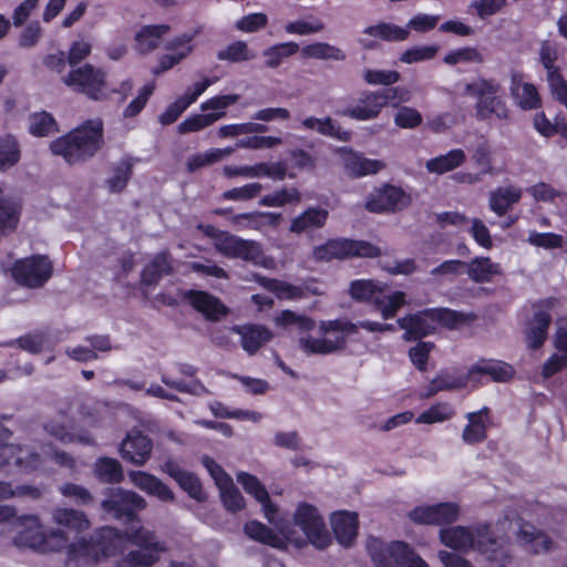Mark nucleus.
<instances>
[{
	"label": "nucleus",
	"mask_w": 567,
	"mask_h": 567,
	"mask_svg": "<svg viewBox=\"0 0 567 567\" xmlns=\"http://www.w3.org/2000/svg\"><path fill=\"white\" fill-rule=\"evenodd\" d=\"M301 55L305 59L343 61L347 55L338 47L327 42H316L308 44L301 49Z\"/></svg>",
	"instance_id": "de8ad7c7"
},
{
	"label": "nucleus",
	"mask_w": 567,
	"mask_h": 567,
	"mask_svg": "<svg viewBox=\"0 0 567 567\" xmlns=\"http://www.w3.org/2000/svg\"><path fill=\"white\" fill-rule=\"evenodd\" d=\"M145 498L133 491L123 488H111L110 495L102 502V508L105 513L115 518H127L134 520L135 513L146 508Z\"/></svg>",
	"instance_id": "ddd939ff"
},
{
	"label": "nucleus",
	"mask_w": 567,
	"mask_h": 567,
	"mask_svg": "<svg viewBox=\"0 0 567 567\" xmlns=\"http://www.w3.org/2000/svg\"><path fill=\"white\" fill-rule=\"evenodd\" d=\"M10 432L2 427V442ZM14 466L21 472H31L41 465V456L31 447L2 443V466Z\"/></svg>",
	"instance_id": "dca6fc26"
},
{
	"label": "nucleus",
	"mask_w": 567,
	"mask_h": 567,
	"mask_svg": "<svg viewBox=\"0 0 567 567\" xmlns=\"http://www.w3.org/2000/svg\"><path fill=\"white\" fill-rule=\"evenodd\" d=\"M363 33L388 42H402L410 37V31L406 27H400L389 22H379L374 25H370L364 29Z\"/></svg>",
	"instance_id": "a18cd8bd"
},
{
	"label": "nucleus",
	"mask_w": 567,
	"mask_h": 567,
	"mask_svg": "<svg viewBox=\"0 0 567 567\" xmlns=\"http://www.w3.org/2000/svg\"><path fill=\"white\" fill-rule=\"evenodd\" d=\"M198 228L213 239L215 250L226 258L240 259L265 268L270 267L274 262L264 254L261 245L256 240L244 239L212 225H199Z\"/></svg>",
	"instance_id": "39448f33"
},
{
	"label": "nucleus",
	"mask_w": 567,
	"mask_h": 567,
	"mask_svg": "<svg viewBox=\"0 0 567 567\" xmlns=\"http://www.w3.org/2000/svg\"><path fill=\"white\" fill-rule=\"evenodd\" d=\"M234 148H212L205 153L190 156L187 161V169L193 173L202 167L208 166L233 154Z\"/></svg>",
	"instance_id": "6e6d98bb"
},
{
	"label": "nucleus",
	"mask_w": 567,
	"mask_h": 567,
	"mask_svg": "<svg viewBox=\"0 0 567 567\" xmlns=\"http://www.w3.org/2000/svg\"><path fill=\"white\" fill-rule=\"evenodd\" d=\"M275 322L281 327H296L300 332H309L315 329L316 322L313 319L298 315L291 310H282L276 318Z\"/></svg>",
	"instance_id": "13d9d810"
},
{
	"label": "nucleus",
	"mask_w": 567,
	"mask_h": 567,
	"mask_svg": "<svg viewBox=\"0 0 567 567\" xmlns=\"http://www.w3.org/2000/svg\"><path fill=\"white\" fill-rule=\"evenodd\" d=\"M509 91L515 103L523 110H535L540 106L542 100L537 87L524 80V74L511 72Z\"/></svg>",
	"instance_id": "5701e85b"
},
{
	"label": "nucleus",
	"mask_w": 567,
	"mask_h": 567,
	"mask_svg": "<svg viewBox=\"0 0 567 567\" xmlns=\"http://www.w3.org/2000/svg\"><path fill=\"white\" fill-rule=\"evenodd\" d=\"M383 285L371 279H358L351 281L349 286V295L357 301H372L375 303Z\"/></svg>",
	"instance_id": "864d4df0"
},
{
	"label": "nucleus",
	"mask_w": 567,
	"mask_h": 567,
	"mask_svg": "<svg viewBox=\"0 0 567 567\" xmlns=\"http://www.w3.org/2000/svg\"><path fill=\"white\" fill-rule=\"evenodd\" d=\"M405 303L406 296L403 291H389L386 286L383 285L378 297H375L374 307L380 311L383 319H391Z\"/></svg>",
	"instance_id": "58836bf2"
},
{
	"label": "nucleus",
	"mask_w": 567,
	"mask_h": 567,
	"mask_svg": "<svg viewBox=\"0 0 567 567\" xmlns=\"http://www.w3.org/2000/svg\"><path fill=\"white\" fill-rule=\"evenodd\" d=\"M52 522L56 528L66 529L65 533L81 534L86 532L91 524L83 512L73 508L58 507L52 511Z\"/></svg>",
	"instance_id": "cd10ccee"
},
{
	"label": "nucleus",
	"mask_w": 567,
	"mask_h": 567,
	"mask_svg": "<svg viewBox=\"0 0 567 567\" xmlns=\"http://www.w3.org/2000/svg\"><path fill=\"white\" fill-rule=\"evenodd\" d=\"M53 116L47 112L34 113L30 116V133L34 136H47L56 131Z\"/></svg>",
	"instance_id": "69168bd1"
},
{
	"label": "nucleus",
	"mask_w": 567,
	"mask_h": 567,
	"mask_svg": "<svg viewBox=\"0 0 567 567\" xmlns=\"http://www.w3.org/2000/svg\"><path fill=\"white\" fill-rule=\"evenodd\" d=\"M183 300L209 320H218L227 315V308L215 296L202 290H185L181 292Z\"/></svg>",
	"instance_id": "412c9836"
},
{
	"label": "nucleus",
	"mask_w": 567,
	"mask_h": 567,
	"mask_svg": "<svg viewBox=\"0 0 567 567\" xmlns=\"http://www.w3.org/2000/svg\"><path fill=\"white\" fill-rule=\"evenodd\" d=\"M359 327L370 332H381V323L368 320L353 323L346 318H340L336 320L321 321L319 324V329L322 334L340 332L343 333L346 338L347 336L355 334Z\"/></svg>",
	"instance_id": "f704fd0d"
},
{
	"label": "nucleus",
	"mask_w": 567,
	"mask_h": 567,
	"mask_svg": "<svg viewBox=\"0 0 567 567\" xmlns=\"http://www.w3.org/2000/svg\"><path fill=\"white\" fill-rule=\"evenodd\" d=\"M133 171V162L131 158L122 159L114 168L113 176L105 181V184L111 193L122 192L131 176Z\"/></svg>",
	"instance_id": "4d7b16f0"
},
{
	"label": "nucleus",
	"mask_w": 567,
	"mask_h": 567,
	"mask_svg": "<svg viewBox=\"0 0 567 567\" xmlns=\"http://www.w3.org/2000/svg\"><path fill=\"white\" fill-rule=\"evenodd\" d=\"M56 342L58 340L52 337L50 330H38L20 337L19 339L9 341L6 346L13 347L17 344L22 350L35 354L40 353L44 349L53 348Z\"/></svg>",
	"instance_id": "72a5a7b5"
},
{
	"label": "nucleus",
	"mask_w": 567,
	"mask_h": 567,
	"mask_svg": "<svg viewBox=\"0 0 567 567\" xmlns=\"http://www.w3.org/2000/svg\"><path fill=\"white\" fill-rule=\"evenodd\" d=\"M22 212V202L18 196L2 198V235L16 230Z\"/></svg>",
	"instance_id": "09e8293b"
},
{
	"label": "nucleus",
	"mask_w": 567,
	"mask_h": 567,
	"mask_svg": "<svg viewBox=\"0 0 567 567\" xmlns=\"http://www.w3.org/2000/svg\"><path fill=\"white\" fill-rule=\"evenodd\" d=\"M169 25H145L135 34V49L138 53L146 54L155 50L163 35L167 34Z\"/></svg>",
	"instance_id": "4c0bfd02"
},
{
	"label": "nucleus",
	"mask_w": 567,
	"mask_h": 567,
	"mask_svg": "<svg viewBox=\"0 0 567 567\" xmlns=\"http://www.w3.org/2000/svg\"><path fill=\"white\" fill-rule=\"evenodd\" d=\"M244 530L249 538L264 544L274 547H278L281 544L280 538L270 528L259 522L252 520L247 523Z\"/></svg>",
	"instance_id": "680f3d73"
},
{
	"label": "nucleus",
	"mask_w": 567,
	"mask_h": 567,
	"mask_svg": "<svg viewBox=\"0 0 567 567\" xmlns=\"http://www.w3.org/2000/svg\"><path fill=\"white\" fill-rule=\"evenodd\" d=\"M329 217V212L321 207H310L291 220L289 230L301 235L322 228Z\"/></svg>",
	"instance_id": "c756f323"
},
{
	"label": "nucleus",
	"mask_w": 567,
	"mask_h": 567,
	"mask_svg": "<svg viewBox=\"0 0 567 567\" xmlns=\"http://www.w3.org/2000/svg\"><path fill=\"white\" fill-rule=\"evenodd\" d=\"M237 333L241 337V346L249 354L256 353L266 342L271 340L272 332L264 326L248 324L238 327Z\"/></svg>",
	"instance_id": "e433bc0d"
},
{
	"label": "nucleus",
	"mask_w": 567,
	"mask_h": 567,
	"mask_svg": "<svg viewBox=\"0 0 567 567\" xmlns=\"http://www.w3.org/2000/svg\"><path fill=\"white\" fill-rule=\"evenodd\" d=\"M220 113L196 114L179 123L177 130L181 134L197 132L213 125L220 120Z\"/></svg>",
	"instance_id": "0e129e2a"
},
{
	"label": "nucleus",
	"mask_w": 567,
	"mask_h": 567,
	"mask_svg": "<svg viewBox=\"0 0 567 567\" xmlns=\"http://www.w3.org/2000/svg\"><path fill=\"white\" fill-rule=\"evenodd\" d=\"M102 145L103 122L97 118L90 120L53 141L50 148L54 155L62 156L69 164H75L93 157Z\"/></svg>",
	"instance_id": "20e7f679"
},
{
	"label": "nucleus",
	"mask_w": 567,
	"mask_h": 567,
	"mask_svg": "<svg viewBox=\"0 0 567 567\" xmlns=\"http://www.w3.org/2000/svg\"><path fill=\"white\" fill-rule=\"evenodd\" d=\"M523 190L514 185L497 187L488 196V206L497 216H504L522 198Z\"/></svg>",
	"instance_id": "7c9ffc66"
},
{
	"label": "nucleus",
	"mask_w": 567,
	"mask_h": 567,
	"mask_svg": "<svg viewBox=\"0 0 567 567\" xmlns=\"http://www.w3.org/2000/svg\"><path fill=\"white\" fill-rule=\"evenodd\" d=\"M173 258L171 254L165 250L156 254L152 261L142 271V282L152 286L157 284L162 277L172 275Z\"/></svg>",
	"instance_id": "c9c22d12"
},
{
	"label": "nucleus",
	"mask_w": 567,
	"mask_h": 567,
	"mask_svg": "<svg viewBox=\"0 0 567 567\" xmlns=\"http://www.w3.org/2000/svg\"><path fill=\"white\" fill-rule=\"evenodd\" d=\"M128 476L137 488L157 497L161 502L173 503L175 501L173 491L156 476L142 471H132Z\"/></svg>",
	"instance_id": "b1692460"
},
{
	"label": "nucleus",
	"mask_w": 567,
	"mask_h": 567,
	"mask_svg": "<svg viewBox=\"0 0 567 567\" xmlns=\"http://www.w3.org/2000/svg\"><path fill=\"white\" fill-rule=\"evenodd\" d=\"M381 249L364 240L337 238L328 240L313 249V258L317 261H330L350 257L375 258L381 255Z\"/></svg>",
	"instance_id": "9d476101"
},
{
	"label": "nucleus",
	"mask_w": 567,
	"mask_h": 567,
	"mask_svg": "<svg viewBox=\"0 0 567 567\" xmlns=\"http://www.w3.org/2000/svg\"><path fill=\"white\" fill-rule=\"evenodd\" d=\"M465 159L464 151L456 148L427 161L425 167L430 173L444 174L460 167Z\"/></svg>",
	"instance_id": "c03bdc74"
},
{
	"label": "nucleus",
	"mask_w": 567,
	"mask_h": 567,
	"mask_svg": "<svg viewBox=\"0 0 567 567\" xmlns=\"http://www.w3.org/2000/svg\"><path fill=\"white\" fill-rule=\"evenodd\" d=\"M237 481L247 493L252 495L262 505L265 516L269 523L275 524L287 539H291V529L288 526L277 525L275 518L277 508L271 504L269 494L259 480L256 476L241 472L237 475Z\"/></svg>",
	"instance_id": "a211bd4d"
},
{
	"label": "nucleus",
	"mask_w": 567,
	"mask_h": 567,
	"mask_svg": "<svg viewBox=\"0 0 567 567\" xmlns=\"http://www.w3.org/2000/svg\"><path fill=\"white\" fill-rule=\"evenodd\" d=\"M331 526L339 544L350 547L358 536V515L349 512H338L331 516Z\"/></svg>",
	"instance_id": "bb28decb"
},
{
	"label": "nucleus",
	"mask_w": 567,
	"mask_h": 567,
	"mask_svg": "<svg viewBox=\"0 0 567 567\" xmlns=\"http://www.w3.org/2000/svg\"><path fill=\"white\" fill-rule=\"evenodd\" d=\"M255 280L269 291L275 292L279 298L300 299L303 297L302 289L277 279H270L260 275L255 276Z\"/></svg>",
	"instance_id": "603ef678"
},
{
	"label": "nucleus",
	"mask_w": 567,
	"mask_h": 567,
	"mask_svg": "<svg viewBox=\"0 0 567 567\" xmlns=\"http://www.w3.org/2000/svg\"><path fill=\"white\" fill-rule=\"evenodd\" d=\"M443 61L449 65H456L458 63L482 64L485 58L476 48L464 47L449 52Z\"/></svg>",
	"instance_id": "e2e57ef3"
},
{
	"label": "nucleus",
	"mask_w": 567,
	"mask_h": 567,
	"mask_svg": "<svg viewBox=\"0 0 567 567\" xmlns=\"http://www.w3.org/2000/svg\"><path fill=\"white\" fill-rule=\"evenodd\" d=\"M216 56L219 61L243 63L256 59L257 54L248 47L247 42L237 40L219 50Z\"/></svg>",
	"instance_id": "49530a36"
},
{
	"label": "nucleus",
	"mask_w": 567,
	"mask_h": 567,
	"mask_svg": "<svg viewBox=\"0 0 567 567\" xmlns=\"http://www.w3.org/2000/svg\"><path fill=\"white\" fill-rule=\"evenodd\" d=\"M440 539L450 548L463 553L473 550L489 561L505 563L511 559L506 540L496 536L488 524L443 528Z\"/></svg>",
	"instance_id": "f03ea898"
},
{
	"label": "nucleus",
	"mask_w": 567,
	"mask_h": 567,
	"mask_svg": "<svg viewBox=\"0 0 567 567\" xmlns=\"http://www.w3.org/2000/svg\"><path fill=\"white\" fill-rule=\"evenodd\" d=\"M468 421L463 430L462 439L466 444H475L483 442L487 435V424L489 423V409L483 408L477 412L466 414Z\"/></svg>",
	"instance_id": "2f4dec72"
},
{
	"label": "nucleus",
	"mask_w": 567,
	"mask_h": 567,
	"mask_svg": "<svg viewBox=\"0 0 567 567\" xmlns=\"http://www.w3.org/2000/svg\"><path fill=\"white\" fill-rule=\"evenodd\" d=\"M475 372L491 375L497 382H505L514 374L513 368L504 362H487L475 365L470 370V375Z\"/></svg>",
	"instance_id": "052dcab7"
},
{
	"label": "nucleus",
	"mask_w": 567,
	"mask_h": 567,
	"mask_svg": "<svg viewBox=\"0 0 567 567\" xmlns=\"http://www.w3.org/2000/svg\"><path fill=\"white\" fill-rule=\"evenodd\" d=\"M556 348L563 353L553 354L543 367V375L549 378L567 367V323L560 324L556 337Z\"/></svg>",
	"instance_id": "ea45409f"
},
{
	"label": "nucleus",
	"mask_w": 567,
	"mask_h": 567,
	"mask_svg": "<svg viewBox=\"0 0 567 567\" xmlns=\"http://www.w3.org/2000/svg\"><path fill=\"white\" fill-rule=\"evenodd\" d=\"M264 219H267L268 225H277L280 219V214L270 212H252L234 215L230 219L234 226L259 230L265 226Z\"/></svg>",
	"instance_id": "37998d69"
},
{
	"label": "nucleus",
	"mask_w": 567,
	"mask_h": 567,
	"mask_svg": "<svg viewBox=\"0 0 567 567\" xmlns=\"http://www.w3.org/2000/svg\"><path fill=\"white\" fill-rule=\"evenodd\" d=\"M410 197L399 187L386 185L372 194L365 203L372 213L401 210L409 205Z\"/></svg>",
	"instance_id": "6ab92c4d"
},
{
	"label": "nucleus",
	"mask_w": 567,
	"mask_h": 567,
	"mask_svg": "<svg viewBox=\"0 0 567 567\" xmlns=\"http://www.w3.org/2000/svg\"><path fill=\"white\" fill-rule=\"evenodd\" d=\"M43 429L45 433L63 444L79 442L86 445L93 444V440L87 434H75L72 432L73 422L64 413H59L54 417L48 420Z\"/></svg>",
	"instance_id": "4be33fe9"
},
{
	"label": "nucleus",
	"mask_w": 567,
	"mask_h": 567,
	"mask_svg": "<svg viewBox=\"0 0 567 567\" xmlns=\"http://www.w3.org/2000/svg\"><path fill=\"white\" fill-rule=\"evenodd\" d=\"M51 260L43 255H35L14 262L11 268L13 279L28 288L42 287L52 276Z\"/></svg>",
	"instance_id": "9b49d317"
},
{
	"label": "nucleus",
	"mask_w": 567,
	"mask_h": 567,
	"mask_svg": "<svg viewBox=\"0 0 567 567\" xmlns=\"http://www.w3.org/2000/svg\"><path fill=\"white\" fill-rule=\"evenodd\" d=\"M439 51L437 45H415L405 50L400 55V61L405 64L432 60Z\"/></svg>",
	"instance_id": "774afa93"
},
{
	"label": "nucleus",
	"mask_w": 567,
	"mask_h": 567,
	"mask_svg": "<svg viewBox=\"0 0 567 567\" xmlns=\"http://www.w3.org/2000/svg\"><path fill=\"white\" fill-rule=\"evenodd\" d=\"M465 272L473 281L483 284L492 281L494 276L502 272V269L488 257H476L471 262H466Z\"/></svg>",
	"instance_id": "79ce46f5"
},
{
	"label": "nucleus",
	"mask_w": 567,
	"mask_h": 567,
	"mask_svg": "<svg viewBox=\"0 0 567 567\" xmlns=\"http://www.w3.org/2000/svg\"><path fill=\"white\" fill-rule=\"evenodd\" d=\"M454 415V410L449 403H437L429 410L422 412L416 423L432 424L450 420Z\"/></svg>",
	"instance_id": "338daca9"
},
{
	"label": "nucleus",
	"mask_w": 567,
	"mask_h": 567,
	"mask_svg": "<svg viewBox=\"0 0 567 567\" xmlns=\"http://www.w3.org/2000/svg\"><path fill=\"white\" fill-rule=\"evenodd\" d=\"M94 473L103 483H118L123 480L121 463L112 457H100L94 463Z\"/></svg>",
	"instance_id": "8fccbe9b"
},
{
	"label": "nucleus",
	"mask_w": 567,
	"mask_h": 567,
	"mask_svg": "<svg viewBox=\"0 0 567 567\" xmlns=\"http://www.w3.org/2000/svg\"><path fill=\"white\" fill-rule=\"evenodd\" d=\"M550 316L545 311H537L527 330V342L530 348H539L546 337L550 324Z\"/></svg>",
	"instance_id": "3c124183"
},
{
	"label": "nucleus",
	"mask_w": 567,
	"mask_h": 567,
	"mask_svg": "<svg viewBox=\"0 0 567 567\" xmlns=\"http://www.w3.org/2000/svg\"><path fill=\"white\" fill-rule=\"evenodd\" d=\"M476 319L472 312H460L447 308H430L400 318L398 326L404 330L403 339L406 341L421 340L434 333L439 324L449 329H456L470 324Z\"/></svg>",
	"instance_id": "7ed1b4c3"
},
{
	"label": "nucleus",
	"mask_w": 567,
	"mask_h": 567,
	"mask_svg": "<svg viewBox=\"0 0 567 567\" xmlns=\"http://www.w3.org/2000/svg\"><path fill=\"white\" fill-rule=\"evenodd\" d=\"M384 107L378 91H364L353 105L337 113L357 121H370L377 118Z\"/></svg>",
	"instance_id": "aec40b11"
},
{
	"label": "nucleus",
	"mask_w": 567,
	"mask_h": 567,
	"mask_svg": "<svg viewBox=\"0 0 567 567\" xmlns=\"http://www.w3.org/2000/svg\"><path fill=\"white\" fill-rule=\"evenodd\" d=\"M301 200L300 192L295 188H281L272 194L264 196L259 205L266 207H282L287 204L299 203Z\"/></svg>",
	"instance_id": "bf43d9fd"
},
{
	"label": "nucleus",
	"mask_w": 567,
	"mask_h": 567,
	"mask_svg": "<svg viewBox=\"0 0 567 567\" xmlns=\"http://www.w3.org/2000/svg\"><path fill=\"white\" fill-rule=\"evenodd\" d=\"M368 551L377 567H429V565L403 542L384 544L371 537L367 543Z\"/></svg>",
	"instance_id": "0eeeda50"
},
{
	"label": "nucleus",
	"mask_w": 567,
	"mask_h": 567,
	"mask_svg": "<svg viewBox=\"0 0 567 567\" xmlns=\"http://www.w3.org/2000/svg\"><path fill=\"white\" fill-rule=\"evenodd\" d=\"M457 503H439L431 506H420L409 513L411 520L426 525H445L454 523L460 516Z\"/></svg>",
	"instance_id": "2eb2a0df"
},
{
	"label": "nucleus",
	"mask_w": 567,
	"mask_h": 567,
	"mask_svg": "<svg viewBox=\"0 0 567 567\" xmlns=\"http://www.w3.org/2000/svg\"><path fill=\"white\" fill-rule=\"evenodd\" d=\"M295 525L300 527L307 539L317 548L323 549L331 543L330 534L317 507L300 503L293 514Z\"/></svg>",
	"instance_id": "f8f14e48"
},
{
	"label": "nucleus",
	"mask_w": 567,
	"mask_h": 567,
	"mask_svg": "<svg viewBox=\"0 0 567 567\" xmlns=\"http://www.w3.org/2000/svg\"><path fill=\"white\" fill-rule=\"evenodd\" d=\"M501 91L502 85L497 80L478 76L465 85L464 94L477 99L475 112L478 120L506 121L509 117V109L499 95Z\"/></svg>",
	"instance_id": "423d86ee"
},
{
	"label": "nucleus",
	"mask_w": 567,
	"mask_h": 567,
	"mask_svg": "<svg viewBox=\"0 0 567 567\" xmlns=\"http://www.w3.org/2000/svg\"><path fill=\"white\" fill-rule=\"evenodd\" d=\"M198 32L199 31H195L192 34H183L168 42L166 49L174 51V53L163 55L159 60L158 66L153 70V73L158 75L172 69L185 59L193 51V45L190 43Z\"/></svg>",
	"instance_id": "393cba45"
},
{
	"label": "nucleus",
	"mask_w": 567,
	"mask_h": 567,
	"mask_svg": "<svg viewBox=\"0 0 567 567\" xmlns=\"http://www.w3.org/2000/svg\"><path fill=\"white\" fill-rule=\"evenodd\" d=\"M152 440L138 430L130 431L120 444L121 457L136 466H143L151 457Z\"/></svg>",
	"instance_id": "f3484780"
},
{
	"label": "nucleus",
	"mask_w": 567,
	"mask_h": 567,
	"mask_svg": "<svg viewBox=\"0 0 567 567\" xmlns=\"http://www.w3.org/2000/svg\"><path fill=\"white\" fill-rule=\"evenodd\" d=\"M105 76L102 69L85 63L63 74L61 80L74 92L85 94L95 101H103L109 97Z\"/></svg>",
	"instance_id": "1a4fd4ad"
},
{
	"label": "nucleus",
	"mask_w": 567,
	"mask_h": 567,
	"mask_svg": "<svg viewBox=\"0 0 567 567\" xmlns=\"http://www.w3.org/2000/svg\"><path fill=\"white\" fill-rule=\"evenodd\" d=\"M13 511L2 506V533L14 532L16 545L25 546L39 554H65V564L75 567L87 566L97 563L102 557L116 554L122 542L115 528L104 527L100 532V538L110 544L99 546L92 539L78 537L70 539L68 533L61 528H47L34 516H22L10 522Z\"/></svg>",
	"instance_id": "f257e3e1"
},
{
	"label": "nucleus",
	"mask_w": 567,
	"mask_h": 567,
	"mask_svg": "<svg viewBox=\"0 0 567 567\" xmlns=\"http://www.w3.org/2000/svg\"><path fill=\"white\" fill-rule=\"evenodd\" d=\"M126 537L142 549L130 551L123 559L117 561L116 567L152 566L159 559V554L167 550L154 532L140 526L126 530Z\"/></svg>",
	"instance_id": "6e6552de"
},
{
	"label": "nucleus",
	"mask_w": 567,
	"mask_h": 567,
	"mask_svg": "<svg viewBox=\"0 0 567 567\" xmlns=\"http://www.w3.org/2000/svg\"><path fill=\"white\" fill-rule=\"evenodd\" d=\"M298 51L299 45L296 42L275 44L262 52L265 65L269 69H276L285 59L292 56Z\"/></svg>",
	"instance_id": "5fc2aeb1"
},
{
	"label": "nucleus",
	"mask_w": 567,
	"mask_h": 567,
	"mask_svg": "<svg viewBox=\"0 0 567 567\" xmlns=\"http://www.w3.org/2000/svg\"><path fill=\"white\" fill-rule=\"evenodd\" d=\"M557 59V45L549 41L542 42L539 49V60L547 72V82L550 86L551 93L567 107V83L563 79L559 69L556 65Z\"/></svg>",
	"instance_id": "4468645a"
},
{
	"label": "nucleus",
	"mask_w": 567,
	"mask_h": 567,
	"mask_svg": "<svg viewBox=\"0 0 567 567\" xmlns=\"http://www.w3.org/2000/svg\"><path fill=\"white\" fill-rule=\"evenodd\" d=\"M516 536L525 549L535 555L548 553L554 548L553 540L529 523H523Z\"/></svg>",
	"instance_id": "a878e982"
},
{
	"label": "nucleus",
	"mask_w": 567,
	"mask_h": 567,
	"mask_svg": "<svg viewBox=\"0 0 567 567\" xmlns=\"http://www.w3.org/2000/svg\"><path fill=\"white\" fill-rule=\"evenodd\" d=\"M301 126L306 130L315 131L323 136L336 138L341 142H348L351 138V133L343 130L337 121L330 116L317 118L315 116L306 117L301 122Z\"/></svg>",
	"instance_id": "473e14b6"
},
{
	"label": "nucleus",
	"mask_w": 567,
	"mask_h": 567,
	"mask_svg": "<svg viewBox=\"0 0 567 567\" xmlns=\"http://www.w3.org/2000/svg\"><path fill=\"white\" fill-rule=\"evenodd\" d=\"M299 348L308 355L330 354L343 350L347 346V338L343 333L330 338H313L309 334L299 338Z\"/></svg>",
	"instance_id": "c85d7f7f"
},
{
	"label": "nucleus",
	"mask_w": 567,
	"mask_h": 567,
	"mask_svg": "<svg viewBox=\"0 0 567 567\" xmlns=\"http://www.w3.org/2000/svg\"><path fill=\"white\" fill-rule=\"evenodd\" d=\"M343 164L347 172L354 177L377 174L384 167V164L381 161L370 159L352 152L344 155Z\"/></svg>",
	"instance_id": "a19ab883"
}]
</instances>
